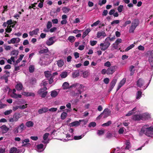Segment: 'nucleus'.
Here are the masks:
<instances>
[{
  "mask_svg": "<svg viewBox=\"0 0 153 153\" xmlns=\"http://www.w3.org/2000/svg\"><path fill=\"white\" fill-rule=\"evenodd\" d=\"M30 140L28 139H26L22 141V146H29L30 145V143H29Z\"/></svg>",
  "mask_w": 153,
  "mask_h": 153,
  "instance_id": "nucleus-17",
  "label": "nucleus"
},
{
  "mask_svg": "<svg viewBox=\"0 0 153 153\" xmlns=\"http://www.w3.org/2000/svg\"><path fill=\"white\" fill-rule=\"evenodd\" d=\"M22 94L27 97H34L35 96V94L33 93L29 92L24 91L22 92Z\"/></svg>",
  "mask_w": 153,
  "mask_h": 153,
  "instance_id": "nucleus-22",
  "label": "nucleus"
},
{
  "mask_svg": "<svg viewBox=\"0 0 153 153\" xmlns=\"http://www.w3.org/2000/svg\"><path fill=\"white\" fill-rule=\"evenodd\" d=\"M35 69V67L34 65H31L29 68V71L30 73H33L34 72Z\"/></svg>",
  "mask_w": 153,
  "mask_h": 153,
  "instance_id": "nucleus-41",
  "label": "nucleus"
},
{
  "mask_svg": "<svg viewBox=\"0 0 153 153\" xmlns=\"http://www.w3.org/2000/svg\"><path fill=\"white\" fill-rule=\"evenodd\" d=\"M139 21L138 19H134L131 23V25L129 30L130 33H133L136 27L139 25Z\"/></svg>",
  "mask_w": 153,
  "mask_h": 153,
  "instance_id": "nucleus-3",
  "label": "nucleus"
},
{
  "mask_svg": "<svg viewBox=\"0 0 153 153\" xmlns=\"http://www.w3.org/2000/svg\"><path fill=\"white\" fill-rule=\"evenodd\" d=\"M48 111V109L47 107H44L38 110V112L39 114L45 113Z\"/></svg>",
  "mask_w": 153,
  "mask_h": 153,
  "instance_id": "nucleus-23",
  "label": "nucleus"
},
{
  "mask_svg": "<svg viewBox=\"0 0 153 153\" xmlns=\"http://www.w3.org/2000/svg\"><path fill=\"white\" fill-rule=\"evenodd\" d=\"M79 72L78 71H76L73 72L72 73V76L75 78L79 76Z\"/></svg>",
  "mask_w": 153,
  "mask_h": 153,
  "instance_id": "nucleus-36",
  "label": "nucleus"
},
{
  "mask_svg": "<svg viewBox=\"0 0 153 153\" xmlns=\"http://www.w3.org/2000/svg\"><path fill=\"white\" fill-rule=\"evenodd\" d=\"M147 54L149 56L153 57V50L152 51H148Z\"/></svg>",
  "mask_w": 153,
  "mask_h": 153,
  "instance_id": "nucleus-64",
  "label": "nucleus"
},
{
  "mask_svg": "<svg viewBox=\"0 0 153 153\" xmlns=\"http://www.w3.org/2000/svg\"><path fill=\"white\" fill-rule=\"evenodd\" d=\"M39 63L41 66H45L47 65L46 62L45 61H42L41 59H40V61L39 62Z\"/></svg>",
  "mask_w": 153,
  "mask_h": 153,
  "instance_id": "nucleus-56",
  "label": "nucleus"
},
{
  "mask_svg": "<svg viewBox=\"0 0 153 153\" xmlns=\"http://www.w3.org/2000/svg\"><path fill=\"white\" fill-rule=\"evenodd\" d=\"M106 2V0H100L99 1L98 4L100 6H102L103 4H105Z\"/></svg>",
  "mask_w": 153,
  "mask_h": 153,
  "instance_id": "nucleus-54",
  "label": "nucleus"
},
{
  "mask_svg": "<svg viewBox=\"0 0 153 153\" xmlns=\"http://www.w3.org/2000/svg\"><path fill=\"white\" fill-rule=\"evenodd\" d=\"M96 123L94 122H92L90 123L88 125V127H94L96 126Z\"/></svg>",
  "mask_w": 153,
  "mask_h": 153,
  "instance_id": "nucleus-63",
  "label": "nucleus"
},
{
  "mask_svg": "<svg viewBox=\"0 0 153 153\" xmlns=\"http://www.w3.org/2000/svg\"><path fill=\"white\" fill-rule=\"evenodd\" d=\"M110 114L109 110L108 108H105L104 109L103 112L101 113L99 117H102L103 114L104 115L103 117L105 118L107 117Z\"/></svg>",
  "mask_w": 153,
  "mask_h": 153,
  "instance_id": "nucleus-12",
  "label": "nucleus"
},
{
  "mask_svg": "<svg viewBox=\"0 0 153 153\" xmlns=\"http://www.w3.org/2000/svg\"><path fill=\"white\" fill-rule=\"evenodd\" d=\"M126 78H123L119 83L117 88V91L126 82Z\"/></svg>",
  "mask_w": 153,
  "mask_h": 153,
  "instance_id": "nucleus-15",
  "label": "nucleus"
},
{
  "mask_svg": "<svg viewBox=\"0 0 153 153\" xmlns=\"http://www.w3.org/2000/svg\"><path fill=\"white\" fill-rule=\"evenodd\" d=\"M49 50L48 48H46L45 49H41L39 51V53L40 54H42L45 53H46L48 52Z\"/></svg>",
  "mask_w": 153,
  "mask_h": 153,
  "instance_id": "nucleus-35",
  "label": "nucleus"
},
{
  "mask_svg": "<svg viewBox=\"0 0 153 153\" xmlns=\"http://www.w3.org/2000/svg\"><path fill=\"white\" fill-rule=\"evenodd\" d=\"M47 89L46 87H42L38 92V94L42 97H45L47 94V92L45 91Z\"/></svg>",
  "mask_w": 153,
  "mask_h": 153,
  "instance_id": "nucleus-6",
  "label": "nucleus"
},
{
  "mask_svg": "<svg viewBox=\"0 0 153 153\" xmlns=\"http://www.w3.org/2000/svg\"><path fill=\"white\" fill-rule=\"evenodd\" d=\"M80 124L77 121H75L71 123V126H77L79 125Z\"/></svg>",
  "mask_w": 153,
  "mask_h": 153,
  "instance_id": "nucleus-45",
  "label": "nucleus"
},
{
  "mask_svg": "<svg viewBox=\"0 0 153 153\" xmlns=\"http://www.w3.org/2000/svg\"><path fill=\"white\" fill-rule=\"evenodd\" d=\"M68 114L65 112H63L61 115V118L62 120L65 119L67 116Z\"/></svg>",
  "mask_w": 153,
  "mask_h": 153,
  "instance_id": "nucleus-39",
  "label": "nucleus"
},
{
  "mask_svg": "<svg viewBox=\"0 0 153 153\" xmlns=\"http://www.w3.org/2000/svg\"><path fill=\"white\" fill-rule=\"evenodd\" d=\"M48 82H49V80L48 79H44L42 81V82L41 84V87H46V85L48 84Z\"/></svg>",
  "mask_w": 153,
  "mask_h": 153,
  "instance_id": "nucleus-29",
  "label": "nucleus"
},
{
  "mask_svg": "<svg viewBox=\"0 0 153 153\" xmlns=\"http://www.w3.org/2000/svg\"><path fill=\"white\" fill-rule=\"evenodd\" d=\"M126 131V129L123 127H121L119 129L118 132L120 134H123L125 131Z\"/></svg>",
  "mask_w": 153,
  "mask_h": 153,
  "instance_id": "nucleus-40",
  "label": "nucleus"
},
{
  "mask_svg": "<svg viewBox=\"0 0 153 153\" xmlns=\"http://www.w3.org/2000/svg\"><path fill=\"white\" fill-rule=\"evenodd\" d=\"M25 65V64L24 63L22 64L21 65H19V66H16L15 65V67L14 70H15V71H19V70H20V67L24 66Z\"/></svg>",
  "mask_w": 153,
  "mask_h": 153,
  "instance_id": "nucleus-49",
  "label": "nucleus"
},
{
  "mask_svg": "<svg viewBox=\"0 0 153 153\" xmlns=\"http://www.w3.org/2000/svg\"><path fill=\"white\" fill-rule=\"evenodd\" d=\"M17 149L16 147L11 148L10 153H17Z\"/></svg>",
  "mask_w": 153,
  "mask_h": 153,
  "instance_id": "nucleus-50",
  "label": "nucleus"
},
{
  "mask_svg": "<svg viewBox=\"0 0 153 153\" xmlns=\"http://www.w3.org/2000/svg\"><path fill=\"white\" fill-rule=\"evenodd\" d=\"M142 114L135 115L132 117V119L135 121H138L142 120Z\"/></svg>",
  "mask_w": 153,
  "mask_h": 153,
  "instance_id": "nucleus-21",
  "label": "nucleus"
},
{
  "mask_svg": "<svg viewBox=\"0 0 153 153\" xmlns=\"http://www.w3.org/2000/svg\"><path fill=\"white\" fill-rule=\"evenodd\" d=\"M62 87L64 89H66L69 87V84L67 82H64L62 85Z\"/></svg>",
  "mask_w": 153,
  "mask_h": 153,
  "instance_id": "nucleus-43",
  "label": "nucleus"
},
{
  "mask_svg": "<svg viewBox=\"0 0 153 153\" xmlns=\"http://www.w3.org/2000/svg\"><path fill=\"white\" fill-rule=\"evenodd\" d=\"M16 90L15 89H13V93L11 95V97L13 98H21L22 97V95L20 94H17L15 93Z\"/></svg>",
  "mask_w": 153,
  "mask_h": 153,
  "instance_id": "nucleus-19",
  "label": "nucleus"
},
{
  "mask_svg": "<svg viewBox=\"0 0 153 153\" xmlns=\"http://www.w3.org/2000/svg\"><path fill=\"white\" fill-rule=\"evenodd\" d=\"M109 42H108L105 40L104 43H101L100 45V49L102 51H104L106 50L110 45Z\"/></svg>",
  "mask_w": 153,
  "mask_h": 153,
  "instance_id": "nucleus-7",
  "label": "nucleus"
},
{
  "mask_svg": "<svg viewBox=\"0 0 153 153\" xmlns=\"http://www.w3.org/2000/svg\"><path fill=\"white\" fill-rule=\"evenodd\" d=\"M91 30L89 28H88L83 33L82 35V38H84L90 32Z\"/></svg>",
  "mask_w": 153,
  "mask_h": 153,
  "instance_id": "nucleus-28",
  "label": "nucleus"
},
{
  "mask_svg": "<svg viewBox=\"0 0 153 153\" xmlns=\"http://www.w3.org/2000/svg\"><path fill=\"white\" fill-rule=\"evenodd\" d=\"M0 128L1 129V130L2 133H7L9 130V128L4 125L1 126Z\"/></svg>",
  "mask_w": 153,
  "mask_h": 153,
  "instance_id": "nucleus-16",
  "label": "nucleus"
},
{
  "mask_svg": "<svg viewBox=\"0 0 153 153\" xmlns=\"http://www.w3.org/2000/svg\"><path fill=\"white\" fill-rule=\"evenodd\" d=\"M58 94V93L56 91L54 90L51 92V96L53 97H55Z\"/></svg>",
  "mask_w": 153,
  "mask_h": 153,
  "instance_id": "nucleus-48",
  "label": "nucleus"
},
{
  "mask_svg": "<svg viewBox=\"0 0 153 153\" xmlns=\"http://www.w3.org/2000/svg\"><path fill=\"white\" fill-rule=\"evenodd\" d=\"M52 26V24L51 22L48 21L47 24V29H50Z\"/></svg>",
  "mask_w": 153,
  "mask_h": 153,
  "instance_id": "nucleus-62",
  "label": "nucleus"
},
{
  "mask_svg": "<svg viewBox=\"0 0 153 153\" xmlns=\"http://www.w3.org/2000/svg\"><path fill=\"white\" fill-rule=\"evenodd\" d=\"M71 137V135L69 134H67L66 135V138H67V139H61V140H62L64 142H67L71 139H69Z\"/></svg>",
  "mask_w": 153,
  "mask_h": 153,
  "instance_id": "nucleus-44",
  "label": "nucleus"
},
{
  "mask_svg": "<svg viewBox=\"0 0 153 153\" xmlns=\"http://www.w3.org/2000/svg\"><path fill=\"white\" fill-rule=\"evenodd\" d=\"M119 45L116 43V42H115L112 45V47L114 49H120V48L119 47Z\"/></svg>",
  "mask_w": 153,
  "mask_h": 153,
  "instance_id": "nucleus-53",
  "label": "nucleus"
},
{
  "mask_svg": "<svg viewBox=\"0 0 153 153\" xmlns=\"http://www.w3.org/2000/svg\"><path fill=\"white\" fill-rule=\"evenodd\" d=\"M20 39L19 38H13L7 41L9 44L17 43L20 42Z\"/></svg>",
  "mask_w": 153,
  "mask_h": 153,
  "instance_id": "nucleus-13",
  "label": "nucleus"
},
{
  "mask_svg": "<svg viewBox=\"0 0 153 153\" xmlns=\"http://www.w3.org/2000/svg\"><path fill=\"white\" fill-rule=\"evenodd\" d=\"M76 39L75 38L74 36H70L68 39V40L71 43H73L74 42Z\"/></svg>",
  "mask_w": 153,
  "mask_h": 153,
  "instance_id": "nucleus-37",
  "label": "nucleus"
},
{
  "mask_svg": "<svg viewBox=\"0 0 153 153\" xmlns=\"http://www.w3.org/2000/svg\"><path fill=\"white\" fill-rule=\"evenodd\" d=\"M23 88L22 84L20 82L17 83V84L16 85V88L17 90L20 91L22 90Z\"/></svg>",
  "mask_w": 153,
  "mask_h": 153,
  "instance_id": "nucleus-27",
  "label": "nucleus"
},
{
  "mask_svg": "<svg viewBox=\"0 0 153 153\" xmlns=\"http://www.w3.org/2000/svg\"><path fill=\"white\" fill-rule=\"evenodd\" d=\"M56 41V39L55 36L51 37L46 41V45L49 46L53 45Z\"/></svg>",
  "mask_w": 153,
  "mask_h": 153,
  "instance_id": "nucleus-9",
  "label": "nucleus"
},
{
  "mask_svg": "<svg viewBox=\"0 0 153 153\" xmlns=\"http://www.w3.org/2000/svg\"><path fill=\"white\" fill-rule=\"evenodd\" d=\"M85 134V133L79 136H75L74 137V139L75 140H77L82 138Z\"/></svg>",
  "mask_w": 153,
  "mask_h": 153,
  "instance_id": "nucleus-46",
  "label": "nucleus"
},
{
  "mask_svg": "<svg viewBox=\"0 0 153 153\" xmlns=\"http://www.w3.org/2000/svg\"><path fill=\"white\" fill-rule=\"evenodd\" d=\"M116 67V66H112L109 68L107 69V74H112L115 71Z\"/></svg>",
  "mask_w": 153,
  "mask_h": 153,
  "instance_id": "nucleus-14",
  "label": "nucleus"
},
{
  "mask_svg": "<svg viewBox=\"0 0 153 153\" xmlns=\"http://www.w3.org/2000/svg\"><path fill=\"white\" fill-rule=\"evenodd\" d=\"M104 132V130L103 129L98 130L97 132V134L98 135H101L103 134Z\"/></svg>",
  "mask_w": 153,
  "mask_h": 153,
  "instance_id": "nucleus-61",
  "label": "nucleus"
},
{
  "mask_svg": "<svg viewBox=\"0 0 153 153\" xmlns=\"http://www.w3.org/2000/svg\"><path fill=\"white\" fill-rule=\"evenodd\" d=\"M139 134L142 136L144 134L149 137L153 136V126H149L148 125L143 126L139 132Z\"/></svg>",
  "mask_w": 153,
  "mask_h": 153,
  "instance_id": "nucleus-1",
  "label": "nucleus"
},
{
  "mask_svg": "<svg viewBox=\"0 0 153 153\" xmlns=\"http://www.w3.org/2000/svg\"><path fill=\"white\" fill-rule=\"evenodd\" d=\"M46 147V145L44 146L42 144H38L36 146V150L39 152H42L45 149Z\"/></svg>",
  "mask_w": 153,
  "mask_h": 153,
  "instance_id": "nucleus-10",
  "label": "nucleus"
},
{
  "mask_svg": "<svg viewBox=\"0 0 153 153\" xmlns=\"http://www.w3.org/2000/svg\"><path fill=\"white\" fill-rule=\"evenodd\" d=\"M39 31V29L37 28L32 31H30L29 32L30 36H32L33 35H36Z\"/></svg>",
  "mask_w": 153,
  "mask_h": 153,
  "instance_id": "nucleus-20",
  "label": "nucleus"
},
{
  "mask_svg": "<svg viewBox=\"0 0 153 153\" xmlns=\"http://www.w3.org/2000/svg\"><path fill=\"white\" fill-rule=\"evenodd\" d=\"M117 82V79H114L110 83V87L109 89V91H110L113 88L116 82Z\"/></svg>",
  "mask_w": 153,
  "mask_h": 153,
  "instance_id": "nucleus-18",
  "label": "nucleus"
},
{
  "mask_svg": "<svg viewBox=\"0 0 153 153\" xmlns=\"http://www.w3.org/2000/svg\"><path fill=\"white\" fill-rule=\"evenodd\" d=\"M18 127H19V129L20 132H21L23 130H24V125L23 123L21 124Z\"/></svg>",
  "mask_w": 153,
  "mask_h": 153,
  "instance_id": "nucleus-55",
  "label": "nucleus"
},
{
  "mask_svg": "<svg viewBox=\"0 0 153 153\" xmlns=\"http://www.w3.org/2000/svg\"><path fill=\"white\" fill-rule=\"evenodd\" d=\"M148 61L151 66L153 67V57L148 56Z\"/></svg>",
  "mask_w": 153,
  "mask_h": 153,
  "instance_id": "nucleus-42",
  "label": "nucleus"
},
{
  "mask_svg": "<svg viewBox=\"0 0 153 153\" xmlns=\"http://www.w3.org/2000/svg\"><path fill=\"white\" fill-rule=\"evenodd\" d=\"M123 8V5H120L118 6L117 10L119 12L121 13L122 11Z\"/></svg>",
  "mask_w": 153,
  "mask_h": 153,
  "instance_id": "nucleus-52",
  "label": "nucleus"
},
{
  "mask_svg": "<svg viewBox=\"0 0 153 153\" xmlns=\"http://www.w3.org/2000/svg\"><path fill=\"white\" fill-rule=\"evenodd\" d=\"M20 117V114L19 113H16L13 115V117H11L9 119V121L10 122H16Z\"/></svg>",
  "mask_w": 153,
  "mask_h": 153,
  "instance_id": "nucleus-8",
  "label": "nucleus"
},
{
  "mask_svg": "<svg viewBox=\"0 0 153 153\" xmlns=\"http://www.w3.org/2000/svg\"><path fill=\"white\" fill-rule=\"evenodd\" d=\"M142 92L140 91H138L136 93V98L137 100H139L142 97Z\"/></svg>",
  "mask_w": 153,
  "mask_h": 153,
  "instance_id": "nucleus-34",
  "label": "nucleus"
},
{
  "mask_svg": "<svg viewBox=\"0 0 153 153\" xmlns=\"http://www.w3.org/2000/svg\"><path fill=\"white\" fill-rule=\"evenodd\" d=\"M34 125V123L31 121H28L26 122L25 126L27 127H33Z\"/></svg>",
  "mask_w": 153,
  "mask_h": 153,
  "instance_id": "nucleus-31",
  "label": "nucleus"
},
{
  "mask_svg": "<svg viewBox=\"0 0 153 153\" xmlns=\"http://www.w3.org/2000/svg\"><path fill=\"white\" fill-rule=\"evenodd\" d=\"M152 75H151V77L150 78L149 82L145 85L144 81L142 78L139 79L137 82V85L138 87L140 88H142L143 90H145L149 86L151 81L152 77Z\"/></svg>",
  "mask_w": 153,
  "mask_h": 153,
  "instance_id": "nucleus-2",
  "label": "nucleus"
},
{
  "mask_svg": "<svg viewBox=\"0 0 153 153\" xmlns=\"http://www.w3.org/2000/svg\"><path fill=\"white\" fill-rule=\"evenodd\" d=\"M134 68V66L133 65H131L129 67V70L130 72V75L131 76H132L134 75L135 71Z\"/></svg>",
  "mask_w": 153,
  "mask_h": 153,
  "instance_id": "nucleus-24",
  "label": "nucleus"
},
{
  "mask_svg": "<svg viewBox=\"0 0 153 153\" xmlns=\"http://www.w3.org/2000/svg\"><path fill=\"white\" fill-rule=\"evenodd\" d=\"M142 117L143 118L142 119V120H146L148 118H150V115L148 113H144L143 114H142Z\"/></svg>",
  "mask_w": 153,
  "mask_h": 153,
  "instance_id": "nucleus-30",
  "label": "nucleus"
},
{
  "mask_svg": "<svg viewBox=\"0 0 153 153\" xmlns=\"http://www.w3.org/2000/svg\"><path fill=\"white\" fill-rule=\"evenodd\" d=\"M102 36L103 37H105L106 36V34L104 31L98 32L97 33V37L99 38Z\"/></svg>",
  "mask_w": 153,
  "mask_h": 153,
  "instance_id": "nucleus-26",
  "label": "nucleus"
},
{
  "mask_svg": "<svg viewBox=\"0 0 153 153\" xmlns=\"http://www.w3.org/2000/svg\"><path fill=\"white\" fill-rule=\"evenodd\" d=\"M125 144L126 145L125 149H129L131 148L130 143L128 140H126Z\"/></svg>",
  "mask_w": 153,
  "mask_h": 153,
  "instance_id": "nucleus-32",
  "label": "nucleus"
},
{
  "mask_svg": "<svg viewBox=\"0 0 153 153\" xmlns=\"http://www.w3.org/2000/svg\"><path fill=\"white\" fill-rule=\"evenodd\" d=\"M83 45H80L79 46V47L78 48V49L82 51L85 48V42H83Z\"/></svg>",
  "mask_w": 153,
  "mask_h": 153,
  "instance_id": "nucleus-57",
  "label": "nucleus"
},
{
  "mask_svg": "<svg viewBox=\"0 0 153 153\" xmlns=\"http://www.w3.org/2000/svg\"><path fill=\"white\" fill-rule=\"evenodd\" d=\"M18 52L17 51H13L11 53V54L12 55L15 56H14L16 57V56L18 54Z\"/></svg>",
  "mask_w": 153,
  "mask_h": 153,
  "instance_id": "nucleus-58",
  "label": "nucleus"
},
{
  "mask_svg": "<svg viewBox=\"0 0 153 153\" xmlns=\"http://www.w3.org/2000/svg\"><path fill=\"white\" fill-rule=\"evenodd\" d=\"M62 10L65 13H68L70 10V9L67 7H63Z\"/></svg>",
  "mask_w": 153,
  "mask_h": 153,
  "instance_id": "nucleus-38",
  "label": "nucleus"
},
{
  "mask_svg": "<svg viewBox=\"0 0 153 153\" xmlns=\"http://www.w3.org/2000/svg\"><path fill=\"white\" fill-rule=\"evenodd\" d=\"M50 134L49 133H45L43 136V140L42 141V143L45 144H47L49 142V139L48 138Z\"/></svg>",
  "mask_w": 153,
  "mask_h": 153,
  "instance_id": "nucleus-11",
  "label": "nucleus"
},
{
  "mask_svg": "<svg viewBox=\"0 0 153 153\" xmlns=\"http://www.w3.org/2000/svg\"><path fill=\"white\" fill-rule=\"evenodd\" d=\"M57 64L59 67H62L64 64V60L62 59L58 60L57 61Z\"/></svg>",
  "mask_w": 153,
  "mask_h": 153,
  "instance_id": "nucleus-25",
  "label": "nucleus"
},
{
  "mask_svg": "<svg viewBox=\"0 0 153 153\" xmlns=\"http://www.w3.org/2000/svg\"><path fill=\"white\" fill-rule=\"evenodd\" d=\"M76 87V89H78L77 92L75 93V96H78L79 94L81 93V89L84 88L83 85L79 83H75L73 84L70 87Z\"/></svg>",
  "mask_w": 153,
  "mask_h": 153,
  "instance_id": "nucleus-4",
  "label": "nucleus"
},
{
  "mask_svg": "<svg viewBox=\"0 0 153 153\" xmlns=\"http://www.w3.org/2000/svg\"><path fill=\"white\" fill-rule=\"evenodd\" d=\"M13 111L12 110H10L5 111L4 112V114L5 115H7L11 114Z\"/></svg>",
  "mask_w": 153,
  "mask_h": 153,
  "instance_id": "nucleus-60",
  "label": "nucleus"
},
{
  "mask_svg": "<svg viewBox=\"0 0 153 153\" xmlns=\"http://www.w3.org/2000/svg\"><path fill=\"white\" fill-rule=\"evenodd\" d=\"M116 37L115 36H114L110 38L109 37H108L105 39V41L108 42H109V41H113L115 39Z\"/></svg>",
  "mask_w": 153,
  "mask_h": 153,
  "instance_id": "nucleus-51",
  "label": "nucleus"
},
{
  "mask_svg": "<svg viewBox=\"0 0 153 153\" xmlns=\"http://www.w3.org/2000/svg\"><path fill=\"white\" fill-rule=\"evenodd\" d=\"M45 77L49 80L50 84H51L53 82V76L51 74V71H45L44 72Z\"/></svg>",
  "mask_w": 153,
  "mask_h": 153,
  "instance_id": "nucleus-5",
  "label": "nucleus"
},
{
  "mask_svg": "<svg viewBox=\"0 0 153 153\" xmlns=\"http://www.w3.org/2000/svg\"><path fill=\"white\" fill-rule=\"evenodd\" d=\"M120 149L119 148H117L115 149H112V151L110 153H120L119 152H117Z\"/></svg>",
  "mask_w": 153,
  "mask_h": 153,
  "instance_id": "nucleus-59",
  "label": "nucleus"
},
{
  "mask_svg": "<svg viewBox=\"0 0 153 153\" xmlns=\"http://www.w3.org/2000/svg\"><path fill=\"white\" fill-rule=\"evenodd\" d=\"M68 76V73L66 71L62 72L60 74L61 77L62 78H66Z\"/></svg>",
  "mask_w": 153,
  "mask_h": 153,
  "instance_id": "nucleus-33",
  "label": "nucleus"
},
{
  "mask_svg": "<svg viewBox=\"0 0 153 153\" xmlns=\"http://www.w3.org/2000/svg\"><path fill=\"white\" fill-rule=\"evenodd\" d=\"M135 46L134 44H132L127 47L125 50L126 51H127L133 48Z\"/></svg>",
  "mask_w": 153,
  "mask_h": 153,
  "instance_id": "nucleus-47",
  "label": "nucleus"
}]
</instances>
